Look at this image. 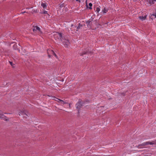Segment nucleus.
Here are the masks:
<instances>
[{
  "label": "nucleus",
  "instance_id": "6ab92c4d",
  "mask_svg": "<svg viewBox=\"0 0 156 156\" xmlns=\"http://www.w3.org/2000/svg\"><path fill=\"white\" fill-rule=\"evenodd\" d=\"M43 13L44 14H47V11L45 10H44Z\"/></svg>",
  "mask_w": 156,
  "mask_h": 156
},
{
  "label": "nucleus",
  "instance_id": "4468645a",
  "mask_svg": "<svg viewBox=\"0 0 156 156\" xmlns=\"http://www.w3.org/2000/svg\"><path fill=\"white\" fill-rule=\"evenodd\" d=\"M24 115V116H23V118H26V119L27 118V117L28 116V115L27 114L26 112V114H24V115Z\"/></svg>",
  "mask_w": 156,
  "mask_h": 156
},
{
  "label": "nucleus",
  "instance_id": "423d86ee",
  "mask_svg": "<svg viewBox=\"0 0 156 156\" xmlns=\"http://www.w3.org/2000/svg\"><path fill=\"white\" fill-rule=\"evenodd\" d=\"M147 16V15H145L144 16H140L139 17V18L140 20L143 21L145 20L146 19Z\"/></svg>",
  "mask_w": 156,
  "mask_h": 156
},
{
  "label": "nucleus",
  "instance_id": "6e6552de",
  "mask_svg": "<svg viewBox=\"0 0 156 156\" xmlns=\"http://www.w3.org/2000/svg\"><path fill=\"white\" fill-rule=\"evenodd\" d=\"M41 6L44 8V9H46L47 6L46 5V4L45 3H42L41 4Z\"/></svg>",
  "mask_w": 156,
  "mask_h": 156
},
{
  "label": "nucleus",
  "instance_id": "f257e3e1",
  "mask_svg": "<svg viewBox=\"0 0 156 156\" xmlns=\"http://www.w3.org/2000/svg\"><path fill=\"white\" fill-rule=\"evenodd\" d=\"M54 37L55 40L58 39L61 40L63 44L65 47H67L69 45L70 43L67 36H65L63 37L61 33H56L54 34Z\"/></svg>",
  "mask_w": 156,
  "mask_h": 156
},
{
  "label": "nucleus",
  "instance_id": "9d476101",
  "mask_svg": "<svg viewBox=\"0 0 156 156\" xmlns=\"http://www.w3.org/2000/svg\"><path fill=\"white\" fill-rule=\"evenodd\" d=\"M56 99L58 100V101H61V102H62L61 103V104H64L66 103L65 102H64V101H62V100H61L60 99H58V98H56Z\"/></svg>",
  "mask_w": 156,
  "mask_h": 156
},
{
  "label": "nucleus",
  "instance_id": "412c9836",
  "mask_svg": "<svg viewBox=\"0 0 156 156\" xmlns=\"http://www.w3.org/2000/svg\"><path fill=\"white\" fill-rule=\"evenodd\" d=\"M154 1H156V0H152Z\"/></svg>",
  "mask_w": 156,
  "mask_h": 156
},
{
  "label": "nucleus",
  "instance_id": "7ed1b4c3",
  "mask_svg": "<svg viewBox=\"0 0 156 156\" xmlns=\"http://www.w3.org/2000/svg\"><path fill=\"white\" fill-rule=\"evenodd\" d=\"M83 104H84L82 103V101H79L76 104L75 106L76 108L79 109L81 108L82 106H83Z\"/></svg>",
  "mask_w": 156,
  "mask_h": 156
},
{
  "label": "nucleus",
  "instance_id": "f3484780",
  "mask_svg": "<svg viewBox=\"0 0 156 156\" xmlns=\"http://www.w3.org/2000/svg\"><path fill=\"white\" fill-rule=\"evenodd\" d=\"M87 52V50L86 51H84L83 52V53L81 54V55H83V54H85Z\"/></svg>",
  "mask_w": 156,
  "mask_h": 156
},
{
  "label": "nucleus",
  "instance_id": "4be33fe9",
  "mask_svg": "<svg viewBox=\"0 0 156 156\" xmlns=\"http://www.w3.org/2000/svg\"><path fill=\"white\" fill-rule=\"evenodd\" d=\"M48 56H49V57H50V55H48Z\"/></svg>",
  "mask_w": 156,
  "mask_h": 156
},
{
  "label": "nucleus",
  "instance_id": "9b49d317",
  "mask_svg": "<svg viewBox=\"0 0 156 156\" xmlns=\"http://www.w3.org/2000/svg\"><path fill=\"white\" fill-rule=\"evenodd\" d=\"M51 53L53 55H54L56 57H57V55H56V54H55V53L54 52V51L52 50H51Z\"/></svg>",
  "mask_w": 156,
  "mask_h": 156
},
{
  "label": "nucleus",
  "instance_id": "1a4fd4ad",
  "mask_svg": "<svg viewBox=\"0 0 156 156\" xmlns=\"http://www.w3.org/2000/svg\"><path fill=\"white\" fill-rule=\"evenodd\" d=\"M95 12H96L97 13H98L99 12L100 10V9L99 7H96L95 9Z\"/></svg>",
  "mask_w": 156,
  "mask_h": 156
},
{
  "label": "nucleus",
  "instance_id": "39448f33",
  "mask_svg": "<svg viewBox=\"0 0 156 156\" xmlns=\"http://www.w3.org/2000/svg\"><path fill=\"white\" fill-rule=\"evenodd\" d=\"M0 118L3 119L5 120H7L8 119V118L4 115L3 113L1 111H0Z\"/></svg>",
  "mask_w": 156,
  "mask_h": 156
},
{
  "label": "nucleus",
  "instance_id": "f03ea898",
  "mask_svg": "<svg viewBox=\"0 0 156 156\" xmlns=\"http://www.w3.org/2000/svg\"><path fill=\"white\" fill-rule=\"evenodd\" d=\"M155 144H156V140L143 143L139 145L138 147L139 148H143L144 147V146L146 145H153Z\"/></svg>",
  "mask_w": 156,
  "mask_h": 156
},
{
  "label": "nucleus",
  "instance_id": "2eb2a0df",
  "mask_svg": "<svg viewBox=\"0 0 156 156\" xmlns=\"http://www.w3.org/2000/svg\"><path fill=\"white\" fill-rule=\"evenodd\" d=\"M9 62L10 63L11 65L12 66V67H14V64H13L12 62H11L10 61H9Z\"/></svg>",
  "mask_w": 156,
  "mask_h": 156
},
{
  "label": "nucleus",
  "instance_id": "dca6fc26",
  "mask_svg": "<svg viewBox=\"0 0 156 156\" xmlns=\"http://www.w3.org/2000/svg\"><path fill=\"white\" fill-rule=\"evenodd\" d=\"M89 5L90 6L89 9H92V8L91 7L92 6V4L91 3H90L89 4Z\"/></svg>",
  "mask_w": 156,
  "mask_h": 156
},
{
  "label": "nucleus",
  "instance_id": "5701e85b",
  "mask_svg": "<svg viewBox=\"0 0 156 156\" xmlns=\"http://www.w3.org/2000/svg\"><path fill=\"white\" fill-rule=\"evenodd\" d=\"M24 12H22V13H23Z\"/></svg>",
  "mask_w": 156,
  "mask_h": 156
},
{
  "label": "nucleus",
  "instance_id": "f8f14e48",
  "mask_svg": "<svg viewBox=\"0 0 156 156\" xmlns=\"http://www.w3.org/2000/svg\"><path fill=\"white\" fill-rule=\"evenodd\" d=\"M102 12L104 13H106L108 12V10L104 8Z\"/></svg>",
  "mask_w": 156,
  "mask_h": 156
},
{
  "label": "nucleus",
  "instance_id": "a211bd4d",
  "mask_svg": "<svg viewBox=\"0 0 156 156\" xmlns=\"http://www.w3.org/2000/svg\"><path fill=\"white\" fill-rule=\"evenodd\" d=\"M152 16H154L155 18H156V13H154L152 15Z\"/></svg>",
  "mask_w": 156,
  "mask_h": 156
},
{
  "label": "nucleus",
  "instance_id": "aec40b11",
  "mask_svg": "<svg viewBox=\"0 0 156 156\" xmlns=\"http://www.w3.org/2000/svg\"><path fill=\"white\" fill-rule=\"evenodd\" d=\"M76 1L77 2H80V0H76Z\"/></svg>",
  "mask_w": 156,
  "mask_h": 156
},
{
  "label": "nucleus",
  "instance_id": "ddd939ff",
  "mask_svg": "<svg viewBox=\"0 0 156 156\" xmlns=\"http://www.w3.org/2000/svg\"><path fill=\"white\" fill-rule=\"evenodd\" d=\"M82 25H80V24L79 23V25L78 26V27L77 28V31L78 30H79L80 28V27H82Z\"/></svg>",
  "mask_w": 156,
  "mask_h": 156
},
{
  "label": "nucleus",
  "instance_id": "20e7f679",
  "mask_svg": "<svg viewBox=\"0 0 156 156\" xmlns=\"http://www.w3.org/2000/svg\"><path fill=\"white\" fill-rule=\"evenodd\" d=\"M33 30L34 32L35 31H37L40 33H42L41 28L37 26L33 27Z\"/></svg>",
  "mask_w": 156,
  "mask_h": 156
},
{
  "label": "nucleus",
  "instance_id": "0eeeda50",
  "mask_svg": "<svg viewBox=\"0 0 156 156\" xmlns=\"http://www.w3.org/2000/svg\"><path fill=\"white\" fill-rule=\"evenodd\" d=\"M24 114H26V112L24 110L21 111L19 113V115H23Z\"/></svg>",
  "mask_w": 156,
  "mask_h": 156
}]
</instances>
